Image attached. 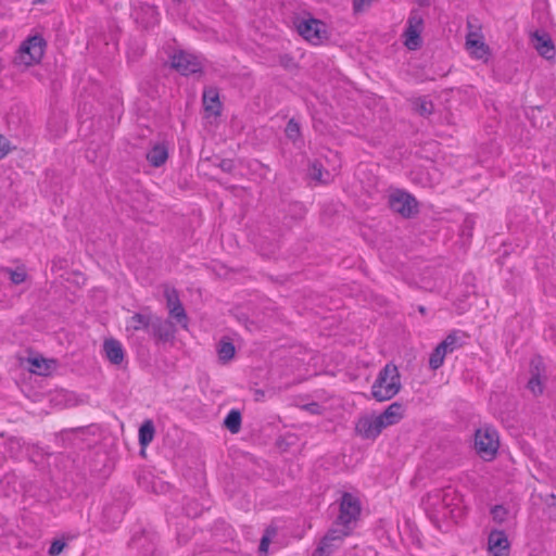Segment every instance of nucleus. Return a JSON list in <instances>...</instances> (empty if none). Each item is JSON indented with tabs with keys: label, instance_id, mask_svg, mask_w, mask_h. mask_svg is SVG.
Listing matches in <instances>:
<instances>
[{
	"label": "nucleus",
	"instance_id": "nucleus-31",
	"mask_svg": "<svg viewBox=\"0 0 556 556\" xmlns=\"http://www.w3.org/2000/svg\"><path fill=\"white\" fill-rule=\"evenodd\" d=\"M491 516L494 522L502 525L506 521L508 509L503 505H495L491 508Z\"/></svg>",
	"mask_w": 556,
	"mask_h": 556
},
{
	"label": "nucleus",
	"instance_id": "nucleus-10",
	"mask_svg": "<svg viewBox=\"0 0 556 556\" xmlns=\"http://www.w3.org/2000/svg\"><path fill=\"white\" fill-rule=\"evenodd\" d=\"M149 334L156 344L172 342L175 339L176 326L170 320L155 315Z\"/></svg>",
	"mask_w": 556,
	"mask_h": 556
},
{
	"label": "nucleus",
	"instance_id": "nucleus-27",
	"mask_svg": "<svg viewBox=\"0 0 556 556\" xmlns=\"http://www.w3.org/2000/svg\"><path fill=\"white\" fill-rule=\"evenodd\" d=\"M446 354L448 353L445 350V344L439 343L430 354L429 367L432 370L439 369L443 365Z\"/></svg>",
	"mask_w": 556,
	"mask_h": 556
},
{
	"label": "nucleus",
	"instance_id": "nucleus-6",
	"mask_svg": "<svg viewBox=\"0 0 556 556\" xmlns=\"http://www.w3.org/2000/svg\"><path fill=\"white\" fill-rule=\"evenodd\" d=\"M298 33L312 45H320L328 39L327 25L317 18H302L295 22Z\"/></svg>",
	"mask_w": 556,
	"mask_h": 556
},
{
	"label": "nucleus",
	"instance_id": "nucleus-32",
	"mask_svg": "<svg viewBox=\"0 0 556 556\" xmlns=\"http://www.w3.org/2000/svg\"><path fill=\"white\" fill-rule=\"evenodd\" d=\"M441 344H445V350L447 353L454 352L456 349L462 346L459 342V338L456 332H451L446 336V338L441 342Z\"/></svg>",
	"mask_w": 556,
	"mask_h": 556
},
{
	"label": "nucleus",
	"instance_id": "nucleus-41",
	"mask_svg": "<svg viewBox=\"0 0 556 556\" xmlns=\"http://www.w3.org/2000/svg\"><path fill=\"white\" fill-rule=\"evenodd\" d=\"M254 394H255V400L260 401L265 395V392L261 389H256L254 391Z\"/></svg>",
	"mask_w": 556,
	"mask_h": 556
},
{
	"label": "nucleus",
	"instance_id": "nucleus-22",
	"mask_svg": "<svg viewBox=\"0 0 556 556\" xmlns=\"http://www.w3.org/2000/svg\"><path fill=\"white\" fill-rule=\"evenodd\" d=\"M155 434V427L151 419L144 420L139 428V445L141 447V452H144V448L153 441Z\"/></svg>",
	"mask_w": 556,
	"mask_h": 556
},
{
	"label": "nucleus",
	"instance_id": "nucleus-15",
	"mask_svg": "<svg viewBox=\"0 0 556 556\" xmlns=\"http://www.w3.org/2000/svg\"><path fill=\"white\" fill-rule=\"evenodd\" d=\"M167 307L169 309V315L176 319L178 324L186 327L188 321L187 313L181 304L177 291L174 289L172 291L165 292Z\"/></svg>",
	"mask_w": 556,
	"mask_h": 556
},
{
	"label": "nucleus",
	"instance_id": "nucleus-23",
	"mask_svg": "<svg viewBox=\"0 0 556 556\" xmlns=\"http://www.w3.org/2000/svg\"><path fill=\"white\" fill-rule=\"evenodd\" d=\"M242 415L239 409H231L225 417L223 426L232 434L241 430Z\"/></svg>",
	"mask_w": 556,
	"mask_h": 556
},
{
	"label": "nucleus",
	"instance_id": "nucleus-44",
	"mask_svg": "<svg viewBox=\"0 0 556 556\" xmlns=\"http://www.w3.org/2000/svg\"><path fill=\"white\" fill-rule=\"evenodd\" d=\"M419 312H420L421 314H425V313H426V308H425L424 306H420V307H419Z\"/></svg>",
	"mask_w": 556,
	"mask_h": 556
},
{
	"label": "nucleus",
	"instance_id": "nucleus-12",
	"mask_svg": "<svg viewBox=\"0 0 556 556\" xmlns=\"http://www.w3.org/2000/svg\"><path fill=\"white\" fill-rule=\"evenodd\" d=\"M156 534L142 530L140 533H135L129 542V545L137 548L140 556H156Z\"/></svg>",
	"mask_w": 556,
	"mask_h": 556
},
{
	"label": "nucleus",
	"instance_id": "nucleus-38",
	"mask_svg": "<svg viewBox=\"0 0 556 556\" xmlns=\"http://www.w3.org/2000/svg\"><path fill=\"white\" fill-rule=\"evenodd\" d=\"M374 0H353V10L355 13H358L364 10L365 7L371 4Z\"/></svg>",
	"mask_w": 556,
	"mask_h": 556
},
{
	"label": "nucleus",
	"instance_id": "nucleus-25",
	"mask_svg": "<svg viewBox=\"0 0 556 556\" xmlns=\"http://www.w3.org/2000/svg\"><path fill=\"white\" fill-rule=\"evenodd\" d=\"M475 34H468L466 38V45L468 48L473 49V54L478 59H482L490 51L489 46L485 45L482 40L478 38H473Z\"/></svg>",
	"mask_w": 556,
	"mask_h": 556
},
{
	"label": "nucleus",
	"instance_id": "nucleus-3",
	"mask_svg": "<svg viewBox=\"0 0 556 556\" xmlns=\"http://www.w3.org/2000/svg\"><path fill=\"white\" fill-rule=\"evenodd\" d=\"M47 48V41L40 34L26 38L17 51L16 62L31 66L41 62Z\"/></svg>",
	"mask_w": 556,
	"mask_h": 556
},
{
	"label": "nucleus",
	"instance_id": "nucleus-4",
	"mask_svg": "<svg viewBox=\"0 0 556 556\" xmlns=\"http://www.w3.org/2000/svg\"><path fill=\"white\" fill-rule=\"evenodd\" d=\"M389 207L404 218H413L419 213V203L416 198L402 189H396L389 194Z\"/></svg>",
	"mask_w": 556,
	"mask_h": 556
},
{
	"label": "nucleus",
	"instance_id": "nucleus-35",
	"mask_svg": "<svg viewBox=\"0 0 556 556\" xmlns=\"http://www.w3.org/2000/svg\"><path fill=\"white\" fill-rule=\"evenodd\" d=\"M276 533V530L273 529H266V533L263 535V538L261 539V542H260V546H258V549L260 552H267V548H268V545H269V542H270V534H275Z\"/></svg>",
	"mask_w": 556,
	"mask_h": 556
},
{
	"label": "nucleus",
	"instance_id": "nucleus-14",
	"mask_svg": "<svg viewBox=\"0 0 556 556\" xmlns=\"http://www.w3.org/2000/svg\"><path fill=\"white\" fill-rule=\"evenodd\" d=\"M531 41L538 53L544 59L551 60L555 56L556 49L547 33L535 30L531 36Z\"/></svg>",
	"mask_w": 556,
	"mask_h": 556
},
{
	"label": "nucleus",
	"instance_id": "nucleus-37",
	"mask_svg": "<svg viewBox=\"0 0 556 556\" xmlns=\"http://www.w3.org/2000/svg\"><path fill=\"white\" fill-rule=\"evenodd\" d=\"M218 167L225 173H231L235 169V163L230 159H223L218 163Z\"/></svg>",
	"mask_w": 556,
	"mask_h": 556
},
{
	"label": "nucleus",
	"instance_id": "nucleus-33",
	"mask_svg": "<svg viewBox=\"0 0 556 556\" xmlns=\"http://www.w3.org/2000/svg\"><path fill=\"white\" fill-rule=\"evenodd\" d=\"M279 64L289 72H294L299 68L294 58L288 53L279 55Z\"/></svg>",
	"mask_w": 556,
	"mask_h": 556
},
{
	"label": "nucleus",
	"instance_id": "nucleus-8",
	"mask_svg": "<svg viewBox=\"0 0 556 556\" xmlns=\"http://www.w3.org/2000/svg\"><path fill=\"white\" fill-rule=\"evenodd\" d=\"M546 367L542 356L535 355L530 361V379L527 383V388L538 396L544 392V383L546 380Z\"/></svg>",
	"mask_w": 556,
	"mask_h": 556
},
{
	"label": "nucleus",
	"instance_id": "nucleus-18",
	"mask_svg": "<svg viewBox=\"0 0 556 556\" xmlns=\"http://www.w3.org/2000/svg\"><path fill=\"white\" fill-rule=\"evenodd\" d=\"M202 102L204 110L213 116H219L222 112V102L217 88L208 87L203 90Z\"/></svg>",
	"mask_w": 556,
	"mask_h": 556
},
{
	"label": "nucleus",
	"instance_id": "nucleus-5",
	"mask_svg": "<svg viewBox=\"0 0 556 556\" xmlns=\"http://www.w3.org/2000/svg\"><path fill=\"white\" fill-rule=\"evenodd\" d=\"M362 511V504L358 497L350 492H343L340 501L339 516L336 523L344 528L343 531H351L350 525L355 522Z\"/></svg>",
	"mask_w": 556,
	"mask_h": 556
},
{
	"label": "nucleus",
	"instance_id": "nucleus-11",
	"mask_svg": "<svg viewBox=\"0 0 556 556\" xmlns=\"http://www.w3.org/2000/svg\"><path fill=\"white\" fill-rule=\"evenodd\" d=\"M383 429L377 416H362L355 424V433L365 440H375Z\"/></svg>",
	"mask_w": 556,
	"mask_h": 556
},
{
	"label": "nucleus",
	"instance_id": "nucleus-43",
	"mask_svg": "<svg viewBox=\"0 0 556 556\" xmlns=\"http://www.w3.org/2000/svg\"><path fill=\"white\" fill-rule=\"evenodd\" d=\"M418 3L419 5L424 7V5H429V2L428 1H425V0H418Z\"/></svg>",
	"mask_w": 556,
	"mask_h": 556
},
{
	"label": "nucleus",
	"instance_id": "nucleus-1",
	"mask_svg": "<svg viewBox=\"0 0 556 556\" xmlns=\"http://www.w3.org/2000/svg\"><path fill=\"white\" fill-rule=\"evenodd\" d=\"M401 375L393 363H388L371 386V395L378 402L389 401L401 390Z\"/></svg>",
	"mask_w": 556,
	"mask_h": 556
},
{
	"label": "nucleus",
	"instance_id": "nucleus-20",
	"mask_svg": "<svg viewBox=\"0 0 556 556\" xmlns=\"http://www.w3.org/2000/svg\"><path fill=\"white\" fill-rule=\"evenodd\" d=\"M154 316L155 315L151 313H135L127 321V330H144L149 333Z\"/></svg>",
	"mask_w": 556,
	"mask_h": 556
},
{
	"label": "nucleus",
	"instance_id": "nucleus-26",
	"mask_svg": "<svg viewBox=\"0 0 556 556\" xmlns=\"http://www.w3.org/2000/svg\"><path fill=\"white\" fill-rule=\"evenodd\" d=\"M413 109L420 116L428 117L434 111V104L431 100H428L426 97H418L413 100Z\"/></svg>",
	"mask_w": 556,
	"mask_h": 556
},
{
	"label": "nucleus",
	"instance_id": "nucleus-39",
	"mask_svg": "<svg viewBox=\"0 0 556 556\" xmlns=\"http://www.w3.org/2000/svg\"><path fill=\"white\" fill-rule=\"evenodd\" d=\"M303 408L305 410L309 412L311 414H315V415L321 414V406L316 402L308 403V404L304 405Z\"/></svg>",
	"mask_w": 556,
	"mask_h": 556
},
{
	"label": "nucleus",
	"instance_id": "nucleus-28",
	"mask_svg": "<svg viewBox=\"0 0 556 556\" xmlns=\"http://www.w3.org/2000/svg\"><path fill=\"white\" fill-rule=\"evenodd\" d=\"M286 137L292 142H296L302 137L300 123L295 118H290L285 128Z\"/></svg>",
	"mask_w": 556,
	"mask_h": 556
},
{
	"label": "nucleus",
	"instance_id": "nucleus-42",
	"mask_svg": "<svg viewBox=\"0 0 556 556\" xmlns=\"http://www.w3.org/2000/svg\"><path fill=\"white\" fill-rule=\"evenodd\" d=\"M115 506H108L104 508V515H109L111 513H113V510H115Z\"/></svg>",
	"mask_w": 556,
	"mask_h": 556
},
{
	"label": "nucleus",
	"instance_id": "nucleus-2",
	"mask_svg": "<svg viewBox=\"0 0 556 556\" xmlns=\"http://www.w3.org/2000/svg\"><path fill=\"white\" fill-rule=\"evenodd\" d=\"M475 447L477 453L484 460H492L495 458L500 447V437L497 430L490 425L476 430L475 433Z\"/></svg>",
	"mask_w": 556,
	"mask_h": 556
},
{
	"label": "nucleus",
	"instance_id": "nucleus-24",
	"mask_svg": "<svg viewBox=\"0 0 556 556\" xmlns=\"http://www.w3.org/2000/svg\"><path fill=\"white\" fill-rule=\"evenodd\" d=\"M217 353L220 362L227 363L235 357V344L227 338H223L217 345Z\"/></svg>",
	"mask_w": 556,
	"mask_h": 556
},
{
	"label": "nucleus",
	"instance_id": "nucleus-13",
	"mask_svg": "<svg viewBox=\"0 0 556 556\" xmlns=\"http://www.w3.org/2000/svg\"><path fill=\"white\" fill-rule=\"evenodd\" d=\"M488 552L492 556H508L510 543L504 530L493 529L488 536Z\"/></svg>",
	"mask_w": 556,
	"mask_h": 556
},
{
	"label": "nucleus",
	"instance_id": "nucleus-19",
	"mask_svg": "<svg viewBox=\"0 0 556 556\" xmlns=\"http://www.w3.org/2000/svg\"><path fill=\"white\" fill-rule=\"evenodd\" d=\"M404 417V406L400 402L390 404L377 418L382 421L383 428L397 424Z\"/></svg>",
	"mask_w": 556,
	"mask_h": 556
},
{
	"label": "nucleus",
	"instance_id": "nucleus-30",
	"mask_svg": "<svg viewBox=\"0 0 556 556\" xmlns=\"http://www.w3.org/2000/svg\"><path fill=\"white\" fill-rule=\"evenodd\" d=\"M3 270L9 275L11 282L14 285H21L26 280L27 274L24 268L12 269L7 267Z\"/></svg>",
	"mask_w": 556,
	"mask_h": 556
},
{
	"label": "nucleus",
	"instance_id": "nucleus-36",
	"mask_svg": "<svg viewBox=\"0 0 556 556\" xmlns=\"http://www.w3.org/2000/svg\"><path fill=\"white\" fill-rule=\"evenodd\" d=\"M11 151L10 141L0 134V160L4 159Z\"/></svg>",
	"mask_w": 556,
	"mask_h": 556
},
{
	"label": "nucleus",
	"instance_id": "nucleus-40",
	"mask_svg": "<svg viewBox=\"0 0 556 556\" xmlns=\"http://www.w3.org/2000/svg\"><path fill=\"white\" fill-rule=\"evenodd\" d=\"M312 168H313L312 178L315 180H320L321 174H323L321 165H318L315 163V164H313Z\"/></svg>",
	"mask_w": 556,
	"mask_h": 556
},
{
	"label": "nucleus",
	"instance_id": "nucleus-29",
	"mask_svg": "<svg viewBox=\"0 0 556 556\" xmlns=\"http://www.w3.org/2000/svg\"><path fill=\"white\" fill-rule=\"evenodd\" d=\"M29 363L31 365V371L37 375H48L51 368L48 361L42 356L31 357L29 358Z\"/></svg>",
	"mask_w": 556,
	"mask_h": 556
},
{
	"label": "nucleus",
	"instance_id": "nucleus-21",
	"mask_svg": "<svg viewBox=\"0 0 556 556\" xmlns=\"http://www.w3.org/2000/svg\"><path fill=\"white\" fill-rule=\"evenodd\" d=\"M146 157L151 166L160 167L168 159L167 147L164 143H156L148 151Z\"/></svg>",
	"mask_w": 556,
	"mask_h": 556
},
{
	"label": "nucleus",
	"instance_id": "nucleus-16",
	"mask_svg": "<svg viewBox=\"0 0 556 556\" xmlns=\"http://www.w3.org/2000/svg\"><path fill=\"white\" fill-rule=\"evenodd\" d=\"M346 535H349V531L329 530L314 551L313 556H329L334 549L333 542L341 541Z\"/></svg>",
	"mask_w": 556,
	"mask_h": 556
},
{
	"label": "nucleus",
	"instance_id": "nucleus-9",
	"mask_svg": "<svg viewBox=\"0 0 556 556\" xmlns=\"http://www.w3.org/2000/svg\"><path fill=\"white\" fill-rule=\"evenodd\" d=\"M424 28V18L416 12H412L407 20V25L404 30L405 46L409 50H417L422 45L421 31Z\"/></svg>",
	"mask_w": 556,
	"mask_h": 556
},
{
	"label": "nucleus",
	"instance_id": "nucleus-45",
	"mask_svg": "<svg viewBox=\"0 0 556 556\" xmlns=\"http://www.w3.org/2000/svg\"><path fill=\"white\" fill-rule=\"evenodd\" d=\"M33 2H34V3H43V2H45V0H34Z\"/></svg>",
	"mask_w": 556,
	"mask_h": 556
},
{
	"label": "nucleus",
	"instance_id": "nucleus-7",
	"mask_svg": "<svg viewBox=\"0 0 556 556\" xmlns=\"http://www.w3.org/2000/svg\"><path fill=\"white\" fill-rule=\"evenodd\" d=\"M170 66L182 76L203 74L201 59L184 50H179L172 55Z\"/></svg>",
	"mask_w": 556,
	"mask_h": 556
},
{
	"label": "nucleus",
	"instance_id": "nucleus-34",
	"mask_svg": "<svg viewBox=\"0 0 556 556\" xmlns=\"http://www.w3.org/2000/svg\"><path fill=\"white\" fill-rule=\"evenodd\" d=\"M65 546H66V543L63 540H54L51 543L48 553L50 556H58L59 554H61L63 552Z\"/></svg>",
	"mask_w": 556,
	"mask_h": 556
},
{
	"label": "nucleus",
	"instance_id": "nucleus-17",
	"mask_svg": "<svg viewBox=\"0 0 556 556\" xmlns=\"http://www.w3.org/2000/svg\"><path fill=\"white\" fill-rule=\"evenodd\" d=\"M103 351L109 362L113 365H121L125 359L124 348L122 343L114 338L104 340Z\"/></svg>",
	"mask_w": 556,
	"mask_h": 556
}]
</instances>
